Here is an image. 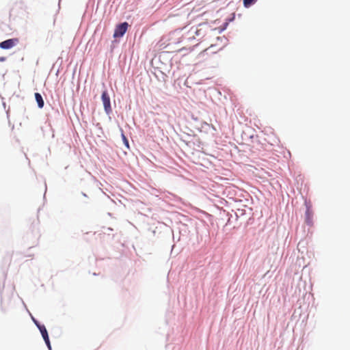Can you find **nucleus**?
Instances as JSON below:
<instances>
[{"mask_svg":"<svg viewBox=\"0 0 350 350\" xmlns=\"http://www.w3.org/2000/svg\"><path fill=\"white\" fill-rule=\"evenodd\" d=\"M19 43V39L17 38H11L0 42V48L2 49H10L16 46Z\"/></svg>","mask_w":350,"mask_h":350,"instance_id":"1","label":"nucleus"},{"mask_svg":"<svg viewBox=\"0 0 350 350\" xmlns=\"http://www.w3.org/2000/svg\"><path fill=\"white\" fill-rule=\"evenodd\" d=\"M102 101L103 103L104 109L105 112L107 114H109L111 112V103H110V98L109 94H107V91H104L102 94Z\"/></svg>","mask_w":350,"mask_h":350,"instance_id":"2","label":"nucleus"},{"mask_svg":"<svg viewBox=\"0 0 350 350\" xmlns=\"http://www.w3.org/2000/svg\"><path fill=\"white\" fill-rule=\"evenodd\" d=\"M128 26H129V25L126 22H124V23H121L119 25H118L115 29V31L113 33V37L114 38L122 37L126 31Z\"/></svg>","mask_w":350,"mask_h":350,"instance_id":"3","label":"nucleus"},{"mask_svg":"<svg viewBox=\"0 0 350 350\" xmlns=\"http://www.w3.org/2000/svg\"><path fill=\"white\" fill-rule=\"evenodd\" d=\"M38 328L39 329V330L42 334V336L45 343L46 344L48 348L49 349H51V343L49 341L48 332H47V330H46L45 326L43 325H38Z\"/></svg>","mask_w":350,"mask_h":350,"instance_id":"4","label":"nucleus"},{"mask_svg":"<svg viewBox=\"0 0 350 350\" xmlns=\"http://www.w3.org/2000/svg\"><path fill=\"white\" fill-rule=\"evenodd\" d=\"M312 216H313V214H312V211L309 208H307L306 212V222L308 225L312 224Z\"/></svg>","mask_w":350,"mask_h":350,"instance_id":"5","label":"nucleus"},{"mask_svg":"<svg viewBox=\"0 0 350 350\" xmlns=\"http://www.w3.org/2000/svg\"><path fill=\"white\" fill-rule=\"evenodd\" d=\"M35 98L37 101L38 105L40 108H42L44 106V100L42 96L39 93L35 94Z\"/></svg>","mask_w":350,"mask_h":350,"instance_id":"6","label":"nucleus"},{"mask_svg":"<svg viewBox=\"0 0 350 350\" xmlns=\"http://www.w3.org/2000/svg\"><path fill=\"white\" fill-rule=\"evenodd\" d=\"M256 0H243V5L245 8L250 7L252 4H253Z\"/></svg>","mask_w":350,"mask_h":350,"instance_id":"7","label":"nucleus"},{"mask_svg":"<svg viewBox=\"0 0 350 350\" xmlns=\"http://www.w3.org/2000/svg\"><path fill=\"white\" fill-rule=\"evenodd\" d=\"M122 137L124 144H125V146L126 147L129 148V141H128L127 138L126 137V136L124 135V133H122Z\"/></svg>","mask_w":350,"mask_h":350,"instance_id":"8","label":"nucleus"},{"mask_svg":"<svg viewBox=\"0 0 350 350\" xmlns=\"http://www.w3.org/2000/svg\"><path fill=\"white\" fill-rule=\"evenodd\" d=\"M33 322L35 323V324H36L37 326H38V325H40V324H39V323H38L36 320H35L34 319H33Z\"/></svg>","mask_w":350,"mask_h":350,"instance_id":"9","label":"nucleus"},{"mask_svg":"<svg viewBox=\"0 0 350 350\" xmlns=\"http://www.w3.org/2000/svg\"><path fill=\"white\" fill-rule=\"evenodd\" d=\"M33 322L35 323V324H36L37 326H38V325H40V324H39V323H38L36 320H35L34 319H33Z\"/></svg>","mask_w":350,"mask_h":350,"instance_id":"10","label":"nucleus"},{"mask_svg":"<svg viewBox=\"0 0 350 350\" xmlns=\"http://www.w3.org/2000/svg\"><path fill=\"white\" fill-rule=\"evenodd\" d=\"M5 59V57H1V58H0V61H4Z\"/></svg>","mask_w":350,"mask_h":350,"instance_id":"11","label":"nucleus"}]
</instances>
